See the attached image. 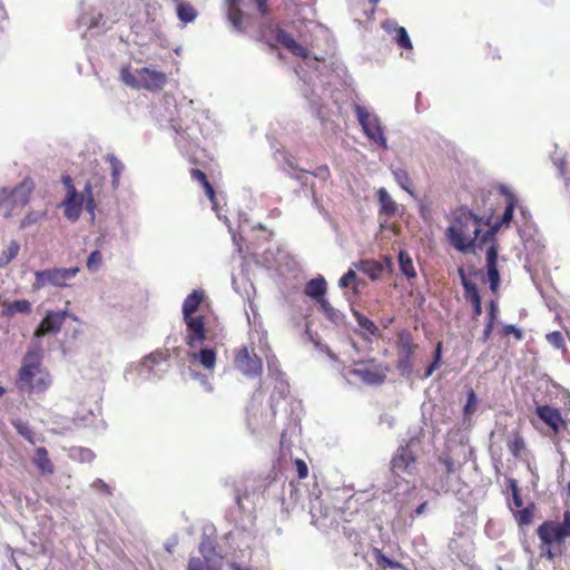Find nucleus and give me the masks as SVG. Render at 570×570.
<instances>
[{"label": "nucleus", "instance_id": "nucleus-12", "mask_svg": "<svg viewBox=\"0 0 570 570\" xmlns=\"http://www.w3.org/2000/svg\"><path fill=\"white\" fill-rule=\"evenodd\" d=\"M386 491H393L395 492V500H396V508L401 515H409L410 518H413L412 509L417 503V500L421 494V491L416 489L415 487H410V482H395V487H392L390 483L385 485Z\"/></svg>", "mask_w": 570, "mask_h": 570}, {"label": "nucleus", "instance_id": "nucleus-28", "mask_svg": "<svg viewBox=\"0 0 570 570\" xmlns=\"http://www.w3.org/2000/svg\"><path fill=\"white\" fill-rule=\"evenodd\" d=\"M464 297L466 301L471 302L473 306V315L480 316L482 314V304L476 284L464 283Z\"/></svg>", "mask_w": 570, "mask_h": 570}, {"label": "nucleus", "instance_id": "nucleus-17", "mask_svg": "<svg viewBox=\"0 0 570 570\" xmlns=\"http://www.w3.org/2000/svg\"><path fill=\"white\" fill-rule=\"evenodd\" d=\"M83 205L85 197L77 190H72L70 195H66V198L61 203L65 217L70 222H77L81 215Z\"/></svg>", "mask_w": 570, "mask_h": 570}, {"label": "nucleus", "instance_id": "nucleus-51", "mask_svg": "<svg viewBox=\"0 0 570 570\" xmlns=\"http://www.w3.org/2000/svg\"><path fill=\"white\" fill-rule=\"evenodd\" d=\"M508 449L512 453V455L518 456L520 452L524 449L523 439L517 435L514 439L508 442Z\"/></svg>", "mask_w": 570, "mask_h": 570}, {"label": "nucleus", "instance_id": "nucleus-55", "mask_svg": "<svg viewBox=\"0 0 570 570\" xmlns=\"http://www.w3.org/2000/svg\"><path fill=\"white\" fill-rule=\"evenodd\" d=\"M377 562L384 568H391V569H401L402 564L399 561H394L386 556H384L382 552H377Z\"/></svg>", "mask_w": 570, "mask_h": 570}, {"label": "nucleus", "instance_id": "nucleus-14", "mask_svg": "<svg viewBox=\"0 0 570 570\" xmlns=\"http://www.w3.org/2000/svg\"><path fill=\"white\" fill-rule=\"evenodd\" d=\"M67 315H69V311L67 308L62 311H47L35 331V337L40 338L48 334H58L67 318Z\"/></svg>", "mask_w": 570, "mask_h": 570}, {"label": "nucleus", "instance_id": "nucleus-4", "mask_svg": "<svg viewBox=\"0 0 570 570\" xmlns=\"http://www.w3.org/2000/svg\"><path fill=\"white\" fill-rule=\"evenodd\" d=\"M166 371V358L161 352H155L144 357L137 364H130L124 372L127 382L139 384L158 380Z\"/></svg>", "mask_w": 570, "mask_h": 570}, {"label": "nucleus", "instance_id": "nucleus-10", "mask_svg": "<svg viewBox=\"0 0 570 570\" xmlns=\"http://www.w3.org/2000/svg\"><path fill=\"white\" fill-rule=\"evenodd\" d=\"M79 267H53L35 273L33 289H41L47 286H55L59 288L69 287L72 281L79 273Z\"/></svg>", "mask_w": 570, "mask_h": 570}, {"label": "nucleus", "instance_id": "nucleus-25", "mask_svg": "<svg viewBox=\"0 0 570 570\" xmlns=\"http://www.w3.org/2000/svg\"><path fill=\"white\" fill-rule=\"evenodd\" d=\"M356 269L367 275L372 281H376L383 273V265L377 261L362 259L353 264Z\"/></svg>", "mask_w": 570, "mask_h": 570}, {"label": "nucleus", "instance_id": "nucleus-54", "mask_svg": "<svg viewBox=\"0 0 570 570\" xmlns=\"http://www.w3.org/2000/svg\"><path fill=\"white\" fill-rule=\"evenodd\" d=\"M190 375L194 380L198 381L206 392H213V386L208 380V376L196 371H190Z\"/></svg>", "mask_w": 570, "mask_h": 570}, {"label": "nucleus", "instance_id": "nucleus-38", "mask_svg": "<svg viewBox=\"0 0 570 570\" xmlns=\"http://www.w3.org/2000/svg\"><path fill=\"white\" fill-rule=\"evenodd\" d=\"M321 311L326 315V317L334 324L342 323L344 315L336 308H334L331 303L324 298L318 302Z\"/></svg>", "mask_w": 570, "mask_h": 570}, {"label": "nucleus", "instance_id": "nucleus-31", "mask_svg": "<svg viewBox=\"0 0 570 570\" xmlns=\"http://www.w3.org/2000/svg\"><path fill=\"white\" fill-rule=\"evenodd\" d=\"M107 160L111 168V185L114 189L119 187L120 175L122 174L125 166L124 164L112 154L107 155Z\"/></svg>", "mask_w": 570, "mask_h": 570}, {"label": "nucleus", "instance_id": "nucleus-49", "mask_svg": "<svg viewBox=\"0 0 570 570\" xmlns=\"http://www.w3.org/2000/svg\"><path fill=\"white\" fill-rule=\"evenodd\" d=\"M476 403H478L476 394L474 393L473 390H470L468 392L466 403L463 409V413L465 416H470L475 412Z\"/></svg>", "mask_w": 570, "mask_h": 570}, {"label": "nucleus", "instance_id": "nucleus-33", "mask_svg": "<svg viewBox=\"0 0 570 570\" xmlns=\"http://www.w3.org/2000/svg\"><path fill=\"white\" fill-rule=\"evenodd\" d=\"M498 312H499L498 304H497L495 301L492 299L490 302V304H489L488 320H487V324H485V327H484L483 333H482V341L483 342H487L490 338V336H491V333H492L493 327H494V322H495Z\"/></svg>", "mask_w": 570, "mask_h": 570}, {"label": "nucleus", "instance_id": "nucleus-60", "mask_svg": "<svg viewBox=\"0 0 570 570\" xmlns=\"http://www.w3.org/2000/svg\"><path fill=\"white\" fill-rule=\"evenodd\" d=\"M382 28L391 36L393 37L399 29H401L402 27H400L396 21L394 20H385L383 23H382Z\"/></svg>", "mask_w": 570, "mask_h": 570}, {"label": "nucleus", "instance_id": "nucleus-22", "mask_svg": "<svg viewBox=\"0 0 570 570\" xmlns=\"http://www.w3.org/2000/svg\"><path fill=\"white\" fill-rule=\"evenodd\" d=\"M327 289V283L323 276H317L308 281L305 285V295L315 299L317 303L324 299Z\"/></svg>", "mask_w": 570, "mask_h": 570}, {"label": "nucleus", "instance_id": "nucleus-26", "mask_svg": "<svg viewBox=\"0 0 570 570\" xmlns=\"http://www.w3.org/2000/svg\"><path fill=\"white\" fill-rule=\"evenodd\" d=\"M32 462L42 475L52 474L55 471L53 464L48 456V451L46 448H37L32 458Z\"/></svg>", "mask_w": 570, "mask_h": 570}, {"label": "nucleus", "instance_id": "nucleus-46", "mask_svg": "<svg viewBox=\"0 0 570 570\" xmlns=\"http://www.w3.org/2000/svg\"><path fill=\"white\" fill-rule=\"evenodd\" d=\"M102 264V254L100 250H92L87 258V268L90 272H97Z\"/></svg>", "mask_w": 570, "mask_h": 570}, {"label": "nucleus", "instance_id": "nucleus-48", "mask_svg": "<svg viewBox=\"0 0 570 570\" xmlns=\"http://www.w3.org/2000/svg\"><path fill=\"white\" fill-rule=\"evenodd\" d=\"M413 364L412 356H399L397 370L403 376H410L412 373Z\"/></svg>", "mask_w": 570, "mask_h": 570}, {"label": "nucleus", "instance_id": "nucleus-53", "mask_svg": "<svg viewBox=\"0 0 570 570\" xmlns=\"http://www.w3.org/2000/svg\"><path fill=\"white\" fill-rule=\"evenodd\" d=\"M90 487L95 490V491H98L100 492L101 494L104 495H111L112 493V489L109 484H107L104 480L101 479H96L95 481H92V483L90 484Z\"/></svg>", "mask_w": 570, "mask_h": 570}, {"label": "nucleus", "instance_id": "nucleus-56", "mask_svg": "<svg viewBox=\"0 0 570 570\" xmlns=\"http://www.w3.org/2000/svg\"><path fill=\"white\" fill-rule=\"evenodd\" d=\"M503 334L513 335L517 341H521L523 338L522 331L512 324H505L503 326Z\"/></svg>", "mask_w": 570, "mask_h": 570}, {"label": "nucleus", "instance_id": "nucleus-7", "mask_svg": "<svg viewBox=\"0 0 570 570\" xmlns=\"http://www.w3.org/2000/svg\"><path fill=\"white\" fill-rule=\"evenodd\" d=\"M353 110L364 136L383 150L389 149L384 126L380 117L368 107L353 104Z\"/></svg>", "mask_w": 570, "mask_h": 570}, {"label": "nucleus", "instance_id": "nucleus-36", "mask_svg": "<svg viewBox=\"0 0 570 570\" xmlns=\"http://www.w3.org/2000/svg\"><path fill=\"white\" fill-rule=\"evenodd\" d=\"M414 347L411 334L406 331L401 332L399 334V356H412Z\"/></svg>", "mask_w": 570, "mask_h": 570}, {"label": "nucleus", "instance_id": "nucleus-2", "mask_svg": "<svg viewBox=\"0 0 570 570\" xmlns=\"http://www.w3.org/2000/svg\"><path fill=\"white\" fill-rule=\"evenodd\" d=\"M446 238L452 247L460 253L469 252L483 236L481 218L465 207L453 212V219L445 232Z\"/></svg>", "mask_w": 570, "mask_h": 570}, {"label": "nucleus", "instance_id": "nucleus-64", "mask_svg": "<svg viewBox=\"0 0 570 570\" xmlns=\"http://www.w3.org/2000/svg\"><path fill=\"white\" fill-rule=\"evenodd\" d=\"M79 455L82 462H91L95 458L94 452L89 449H80Z\"/></svg>", "mask_w": 570, "mask_h": 570}, {"label": "nucleus", "instance_id": "nucleus-41", "mask_svg": "<svg viewBox=\"0 0 570 570\" xmlns=\"http://www.w3.org/2000/svg\"><path fill=\"white\" fill-rule=\"evenodd\" d=\"M12 426L28 442H30L32 444L36 442V434L27 422H24L20 419H17V420L12 421Z\"/></svg>", "mask_w": 570, "mask_h": 570}, {"label": "nucleus", "instance_id": "nucleus-62", "mask_svg": "<svg viewBox=\"0 0 570 570\" xmlns=\"http://www.w3.org/2000/svg\"><path fill=\"white\" fill-rule=\"evenodd\" d=\"M312 175L316 178H320L322 180H326L330 178V169L326 165L318 166Z\"/></svg>", "mask_w": 570, "mask_h": 570}, {"label": "nucleus", "instance_id": "nucleus-44", "mask_svg": "<svg viewBox=\"0 0 570 570\" xmlns=\"http://www.w3.org/2000/svg\"><path fill=\"white\" fill-rule=\"evenodd\" d=\"M513 515L519 525H528L532 522L533 508L532 505H529L523 509H519L518 511H513Z\"/></svg>", "mask_w": 570, "mask_h": 570}, {"label": "nucleus", "instance_id": "nucleus-37", "mask_svg": "<svg viewBox=\"0 0 570 570\" xmlns=\"http://www.w3.org/2000/svg\"><path fill=\"white\" fill-rule=\"evenodd\" d=\"M392 174L397 185L414 197V193L411 189L412 180L407 171L403 168H394L392 169Z\"/></svg>", "mask_w": 570, "mask_h": 570}, {"label": "nucleus", "instance_id": "nucleus-1", "mask_svg": "<svg viewBox=\"0 0 570 570\" xmlns=\"http://www.w3.org/2000/svg\"><path fill=\"white\" fill-rule=\"evenodd\" d=\"M271 35L276 43L286 48L291 53L304 59V62L296 69V73L304 82V88H302L303 95L313 108H318L324 89L320 91L316 83V79H318L316 72L318 63L324 57L317 50L323 47V43L328 41L330 32L327 28L315 21H308L304 30H299L298 40L278 27L272 29Z\"/></svg>", "mask_w": 570, "mask_h": 570}, {"label": "nucleus", "instance_id": "nucleus-52", "mask_svg": "<svg viewBox=\"0 0 570 570\" xmlns=\"http://www.w3.org/2000/svg\"><path fill=\"white\" fill-rule=\"evenodd\" d=\"M546 338L549 342V344H551L553 347H556L558 350L562 348L564 346V338H563L562 334L558 331L548 333L546 335Z\"/></svg>", "mask_w": 570, "mask_h": 570}, {"label": "nucleus", "instance_id": "nucleus-50", "mask_svg": "<svg viewBox=\"0 0 570 570\" xmlns=\"http://www.w3.org/2000/svg\"><path fill=\"white\" fill-rule=\"evenodd\" d=\"M509 488L512 492V503L515 508L520 509L523 504L522 502V499H521V495H520V492H519V488H518V482L517 480L514 479H510L509 480Z\"/></svg>", "mask_w": 570, "mask_h": 570}, {"label": "nucleus", "instance_id": "nucleus-43", "mask_svg": "<svg viewBox=\"0 0 570 570\" xmlns=\"http://www.w3.org/2000/svg\"><path fill=\"white\" fill-rule=\"evenodd\" d=\"M85 197V207L87 212L94 217L95 215V194H94V183L87 181L83 188V193L80 194Z\"/></svg>", "mask_w": 570, "mask_h": 570}, {"label": "nucleus", "instance_id": "nucleus-16", "mask_svg": "<svg viewBox=\"0 0 570 570\" xmlns=\"http://www.w3.org/2000/svg\"><path fill=\"white\" fill-rule=\"evenodd\" d=\"M187 326L186 343L191 350L198 348L205 337V323L203 316H193L184 318Z\"/></svg>", "mask_w": 570, "mask_h": 570}, {"label": "nucleus", "instance_id": "nucleus-35", "mask_svg": "<svg viewBox=\"0 0 570 570\" xmlns=\"http://www.w3.org/2000/svg\"><path fill=\"white\" fill-rule=\"evenodd\" d=\"M199 553L202 557H199L203 560H208L209 562H217L216 561V548L213 543V541L208 537H204L199 543Z\"/></svg>", "mask_w": 570, "mask_h": 570}, {"label": "nucleus", "instance_id": "nucleus-58", "mask_svg": "<svg viewBox=\"0 0 570 570\" xmlns=\"http://www.w3.org/2000/svg\"><path fill=\"white\" fill-rule=\"evenodd\" d=\"M485 256H487V265L497 264L498 246L495 244H491L487 249Z\"/></svg>", "mask_w": 570, "mask_h": 570}, {"label": "nucleus", "instance_id": "nucleus-5", "mask_svg": "<svg viewBox=\"0 0 570 570\" xmlns=\"http://www.w3.org/2000/svg\"><path fill=\"white\" fill-rule=\"evenodd\" d=\"M321 351L325 352L332 361L337 363L336 368L341 370L337 356L327 346L322 347ZM342 372L347 380L352 376H355L362 383L368 385H379L383 383L386 377V368L373 360L356 363L355 367L353 368L346 370L345 367H342Z\"/></svg>", "mask_w": 570, "mask_h": 570}, {"label": "nucleus", "instance_id": "nucleus-39", "mask_svg": "<svg viewBox=\"0 0 570 570\" xmlns=\"http://www.w3.org/2000/svg\"><path fill=\"white\" fill-rule=\"evenodd\" d=\"M187 570H220L218 562H209L198 557H190L188 560Z\"/></svg>", "mask_w": 570, "mask_h": 570}, {"label": "nucleus", "instance_id": "nucleus-29", "mask_svg": "<svg viewBox=\"0 0 570 570\" xmlns=\"http://www.w3.org/2000/svg\"><path fill=\"white\" fill-rule=\"evenodd\" d=\"M190 175H191L193 180H195V181H197L198 184L202 185V187L205 190L206 196L213 203V208L216 209V202H215L216 195H215V190H214V187L212 186V184L208 181L207 176L205 175V173L199 170V169H195L194 168V169H191Z\"/></svg>", "mask_w": 570, "mask_h": 570}, {"label": "nucleus", "instance_id": "nucleus-13", "mask_svg": "<svg viewBox=\"0 0 570 570\" xmlns=\"http://www.w3.org/2000/svg\"><path fill=\"white\" fill-rule=\"evenodd\" d=\"M235 366L244 375L249 377L259 376L262 373L263 364L261 357L248 347H242L235 356Z\"/></svg>", "mask_w": 570, "mask_h": 570}, {"label": "nucleus", "instance_id": "nucleus-61", "mask_svg": "<svg viewBox=\"0 0 570 570\" xmlns=\"http://www.w3.org/2000/svg\"><path fill=\"white\" fill-rule=\"evenodd\" d=\"M439 461L444 466L448 475L455 473V464L450 456L440 458Z\"/></svg>", "mask_w": 570, "mask_h": 570}, {"label": "nucleus", "instance_id": "nucleus-24", "mask_svg": "<svg viewBox=\"0 0 570 570\" xmlns=\"http://www.w3.org/2000/svg\"><path fill=\"white\" fill-rule=\"evenodd\" d=\"M190 362H198L204 368L213 370L216 364V352L213 348H200L189 354Z\"/></svg>", "mask_w": 570, "mask_h": 570}, {"label": "nucleus", "instance_id": "nucleus-6", "mask_svg": "<svg viewBox=\"0 0 570 570\" xmlns=\"http://www.w3.org/2000/svg\"><path fill=\"white\" fill-rule=\"evenodd\" d=\"M120 79L132 88H144L150 91L160 90L167 82V75L151 67H142L132 71L130 67H122Z\"/></svg>", "mask_w": 570, "mask_h": 570}, {"label": "nucleus", "instance_id": "nucleus-32", "mask_svg": "<svg viewBox=\"0 0 570 570\" xmlns=\"http://www.w3.org/2000/svg\"><path fill=\"white\" fill-rule=\"evenodd\" d=\"M399 265L403 275H405L409 279L416 277V271L413 265V261L409 253L405 250L399 252Z\"/></svg>", "mask_w": 570, "mask_h": 570}, {"label": "nucleus", "instance_id": "nucleus-47", "mask_svg": "<svg viewBox=\"0 0 570 570\" xmlns=\"http://www.w3.org/2000/svg\"><path fill=\"white\" fill-rule=\"evenodd\" d=\"M487 273L490 283V288L492 292H495L500 284V274L497 264L487 265Z\"/></svg>", "mask_w": 570, "mask_h": 570}, {"label": "nucleus", "instance_id": "nucleus-9", "mask_svg": "<svg viewBox=\"0 0 570 570\" xmlns=\"http://www.w3.org/2000/svg\"><path fill=\"white\" fill-rule=\"evenodd\" d=\"M417 441L410 440L405 445H401L391 460V472L394 482L407 481L405 476H411L416 472V453L414 448Z\"/></svg>", "mask_w": 570, "mask_h": 570}, {"label": "nucleus", "instance_id": "nucleus-3", "mask_svg": "<svg viewBox=\"0 0 570 570\" xmlns=\"http://www.w3.org/2000/svg\"><path fill=\"white\" fill-rule=\"evenodd\" d=\"M51 385V375L41 365L39 352L29 351L22 361L17 377V386L21 392L42 393Z\"/></svg>", "mask_w": 570, "mask_h": 570}, {"label": "nucleus", "instance_id": "nucleus-27", "mask_svg": "<svg viewBox=\"0 0 570 570\" xmlns=\"http://www.w3.org/2000/svg\"><path fill=\"white\" fill-rule=\"evenodd\" d=\"M227 18L236 30H243L244 13L238 6V0H226Z\"/></svg>", "mask_w": 570, "mask_h": 570}, {"label": "nucleus", "instance_id": "nucleus-59", "mask_svg": "<svg viewBox=\"0 0 570 570\" xmlns=\"http://www.w3.org/2000/svg\"><path fill=\"white\" fill-rule=\"evenodd\" d=\"M356 278V274L353 269L347 271L338 281V286L342 288L348 287L350 283Z\"/></svg>", "mask_w": 570, "mask_h": 570}, {"label": "nucleus", "instance_id": "nucleus-19", "mask_svg": "<svg viewBox=\"0 0 570 570\" xmlns=\"http://www.w3.org/2000/svg\"><path fill=\"white\" fill-rule=\"evenodd\" d=\"M352 315L354 316L356 323H357V330L356 333L364 340V341H371L372 337L380 336V330L375 325L373 321L367 318L365 315L360 313L356 309H352Z\"/></svg>", "mask_w": 570, "mask_h": 570}, {"label": "nucleus", "instance_id": "nucleus-15", "mask_svg": "<svg viewBox=\"0 0 570 570\" xmlns=\"http://www.w3.org/2000/svg\"><path fill=\"white\" fill-rule=\"evenodd\" d=\"M500 191L502 195H504L507 197V205H505L503 215L500 218V220L495 222L490 229H488L483 233V236L481 238L482 243H488L489 240H491L493 238V236L495 235V233L499 230V228L502 225H509L513 218L514 208L518 204V198L513 193H511L509 190V188L507 186H501Z\"/></svg>", "mask_w": 570, "mask_h": 570}, {"label": "nucleus", "instance_id": "nucleus-63", "mask_svg": "<svg viewBox=\"0 0 570 570\" xmlns=\"http://www.w3.org/2000/svg\"><path fill=\"white\" fill-rule=\"evenodd\" d=\"M297 474L299 479H304L308 474V468L303 460H296Z\"/></svg>", "mask_w": 570, "mask_h": 570}, {"label": "nucleus", "instance_id": "nucleus-34", "mask_svg": "<svg viewBox=\"0 0 570 570\" xmlns=\"http://www.w3.org/2000/svg\"><path fill=\"white\" fill-rule=\"evenodd\" d=\"M177 17L184 23L193 22L197 18L196 9L188 2H179L177 6Z\"/></svg>", "mask_w": 570, "mask_h": 570}, {"label": "nucleus", "instance_id": "nucleus-20", "mask_svg": "<svg viewBox=\"0 0 570 570\" xmlns=\"http://www.w3.org/2000/svg\"><path fill=\"white\" fill-rule=\"evenodd\" d=\"M537 415L552 429L554 433H558L560 426L564 424L559 410L549 405H541L537 407Z\"/></svg>", "mask_w": 570, "mask_h": 570}, {"label": "nucleus", "instance_id": "nucleus-18", "mask_svg": "<svg viewBox=\"0 0 570 570\" xmlns=\"http://www.w3.org/2000/svg\"><path fill=\"white\" fill-rule=\"evenodd\" d=\"M106 23L107 21L104 19L102 13L92 7H90L88 10H85L78 19V24L80 27H85L86 30L102 31L108 29Z\"/></svg>", "mask_w": 570, "mask_h": 570}, {"label": "nucleus", "instance_id": "nucleus-21", "mask_svg": "<svg viewBox=\"0 0 570 570\" xmlns=\"http://www.w3.org/2000/svg\"><path fill=\"white\" fill-rule=\"evenodd\" d=\"M376 196L380 205V216H385V218L389 219L397 214L400 206L391 197V195L385 188L381 187L376 191Z\"/></svg>", "mask_w": 570, "mask_h": 570}, {"label": "nucleus", "instance_id": "nucleus-23", "mask_svg": "<svg viewBox=\"0 0 570 570\" xmlns=\"http://www.w3.org/2000/svg\"><path fill=\"white\" fill-rule=\"evenodd\" d=\"M31 313V303L28 299H17L2 303V316L12 317L14 314L28 315Z\"/></svg>", "mask_w": 570, "mask_h": 570}, {"label": "nucleus", "instance_id": "nucleus-57", "mask_svg": "<svg viewBox=\"0 0 570 570\" xmlns=\"http://www.w3.org/2000/svg\"><path fill=\"white\" fill-rule=\"evenodd\" d=\"M426 507H428V500L424 498V495L420 497V499L417 500V503L412 509V513H413L412 519L423 514L426 510Z\"/></svg>", "mask_w": 570, "mask_h": 570}, {"label": "nucleus", "instance_id": "nucleus-42", "mask_svg": "<svg viewBox=\"0 0 570 570\" xmlns=\"http://www.w3.org/2000/svg\"><path fill=\"white\" fill-rule=\"evenodd\" d=\"M46 217L45 210H30L28 214L21 219L19 228L24 229L37 225Z\"/></svg>", "mask_w": 570, "mask_h": 570}, {"label": "nucleus", "instance_id": "nucleus-45", "mask_svg": "<svg viewBox=\"0 0 570 570\" xmlns=\"http://www.w3.org/2000/svg\"><path fill=\"white\" fill-rule=\"evenodd\" d=\"M393 40L397 43V46L402 49L411 50L412 41L409 37V33L404 27L397 30V32L392 37Z\"/></svg>", "mask_w": 570, "mask_h": 570}, {"label": "nucleus", "instance_id": "nucleus-8", "mask_svg": "<svg viewBox=\"0 0 570 570\" xmlns=\"http://www.w3.org/2000/svg\"><path fill=\"white\" fill-rule=\"evenodd\" d=\"M33 183L30 179L22 180L12 189H0V208L6 218L12 217L20 212L29 202Z\"/></svg>", "mask_w": 570, "mask_h": 570}, {"label": "nucleus", "instance_id": "nucleus-30", "mask_svg": "<svg viewBox=\"0 0 570 570\" xmlns=\"http://www.w3.org/2000/svg\"><path fill=\"white\" fill-rule=\"evenodd\" d=\"M203 299L200 291H193L183 303V315L185 317H193V314L198 309Z\"/></svg>", "mask_w": 570, "mask_h": 570}, {"label": "nucleus", "instance_id": "nucleus-11", "mask_svg": "<svg viewBox=\"0 0 570 570\" xmlns=\"http://www.w3.org/2000/svg\"><path fill=\"white\" fill-rule=\"evenodd\" d=\"M537 534L546 546L564 542L570 537V510L564 511L561 522L544 521L539 525Z\"/></svg>", "mask_w": 570, "mask_h": 570}, {"label": "nucleus", "instance_id": "nucleus-40", "mask_svg": "<svg viewBox=\"0 0 570 570\" xmlns=\"http://www.w3.org/2000/svg\"><path fill=\"white\" fill-rule=\"evenodd\" d=\"M20 250V245L17 240L12 239L8 247L3 249L0 254V267L8 265L12 259H14Z\"/></svg>", "mask_w": 570, "mask_h": 570}]
</instances>
